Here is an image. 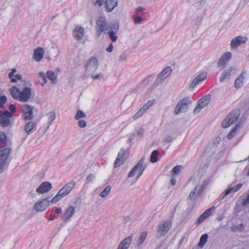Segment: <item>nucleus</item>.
Returning a JSON list of instances; mask_svg holds the SVG:
<instances>
[{"label":"nucleus","mask_w":249,"mask_h":249,"mask_svg":"<svg viewBox=\"0 0 249 249\" xmlns=\"http://www.w3.org/2000/svg\"><path fill=\"white\" fill-rule=\"evenodd\" d=\"M76 185V182L72 180L65 184L57 193L55 196L51 200L53 204L56 203L59 200L64 197L73 189Z\"/></svg>","instance_id":"nucleus-1"},{"label":"nucleus","mask_w":249,"mask_h":249,"mask_svg":"<svg viewBox=\"0 0 249 249\" xmlns=\"http://www.w3.org/2000/svg\"><path fill=\"white\" fill-rule=\"evenodd\" d=\"M145 158L142 157L140 160L138 161V162L136 164V165L133 167L132 170L129 172L128 175V178H131L135 175H136V181H137L138 178L141 177V176L142 174L143 171L146 168L148 165V163L144 162Z\"/></svg>","instance_id":"nucleus-2"},{"label":"nucleus","mask_w":249,"mask_h":249,"mask_svg":"<svg viewBox=\"0 0 249 249\" xmlns=\"http://www.w3.org/2000/svg\"><path fill=\"white\" fill-rule=\"evenodd\" d=\"M85 73L87 76L94 73L98 68V61L95 57H91L85 64Z\"/></svg>","instance_id":"nucleus-3"},{"label":"nucleus","mask_w":249,"mask_h":249,"mask_svg":"<svg viewBox=\"0 0 249 249\" xmlns=\"http://www.w3.org/2000/svg\"><path fill=\"white\" fill-rule=\"evenodd\" d=\"M112 24L107 23L104 17H99L96 21V30L99 36L103 32L107 33Z\"/></svg>","instance_id":"nucleus-4"},{"label":"nucleus","mask_w":249,"mask_h":249,"mask_svg":"<svg viewBox=\"0 0 249 249\" xmlns=\"http://www.w3.org/2000/svg\"><path fill=\"white\" fill-rule=\"evenodd\" d=\"M191 103L189 97H185L181 99L177 104L174 113L176 115L187 111L189 105Z\"/></svg>","instance_id":"nucleus-5"},{"label":"nucleus","mask_w":249,"mask_h":249,"mask_svg":"<svg viewBox=\"0 0 249 249\" xmlns=\"http://www.w3.org/2000/svg\"><path fill=\"white\" fill-rule=\"evenodd\" d=\"M240 115L239 110H234L230 113L224 120L222 126L224 128H228L238 119Z\"/></svg>","instance_id":"nucleus-6"},{"label":"nucleus","mask_w":249,"mask_h":249,"mask_svg":"<svg viewBox=\"0 0 249 249\" xmlns=\"http://www.w3.org/2000/svg\"><path fill=\"white\" fill-rule=\"evenodd\" d=\"M208 184V181L206 180H204L201 185L196 186L194 190L191 192L189 195V198L191 200H195L197 197L200 196L201 194Z\"/></svg>","instance_id":"nucleus-7"},{"label":"nucleus","mask_w":249,"mask_h":249,"mask_svg":"<svg viewBox=\"0 0 249 249\" xmlns=\"http://www.w3.org/2000/svg\"><path fill=\"white\" fill-rule=\"evenodd\" d=\"M13 117V114L9 111L0 110V125L2 127L8 126L11 123L10 119Z\"/></svg>","instance_id":"nucleus-8"},{"label":"nucleus","mask_w":249,"mask_h":249,"mask_svg":"<svg viewBox=\"0 0 249 249\" xmlns=\"http://www.w3.org/2000/svg\"><path fill=\"white\" fill-rule=\"evenodd\" d=\"M33 106L25 104L22 107V117L25 120H31L33 118Z\"/></svg>","instance_id":"nucleus-9"},{"label":"nucleus","mask_w":249,"mask_h":249,"mask_svg":"<svg viewBox=\"0 0 249 249\" xmlns=\"http://www.w3.org/2000/svg\"><path fill=\"white\" fill-rule=\"evenodd\" d=\"M171 227V222L169 220H166L163 223H160L157 231L158 236L161 237L165 235Z\"/></svg>","instance_id":"nucleus-10"},{"label":"nucleus","mask_w":249,"mask_h":249,"mask_svg":"<svg viewBox=\"0 0 249 249\" xmlns=\"http://www.w3.org/2000/svg\"><path fill=\"white\" fill-rule=\"evenodd\" d=\"M50 201L49 198H46L38 201L34 205V210L36 212H41L45 211L49 206Z\"/></svg>","instance_id":"nucleus-11"},{"label":"nucleus","mask_w":249,"mask_h":249,"mask_svg":"<svg viewBox=\"0 0 249 249\" xmlns=\"http://www.w3.org/2000/svg\"><path fill=\"white\" fill-rule=\"evenodd\" d=\"M119 24L114 23L110 26L109 29L107 31L109 38L112 42H115L117 40L118 36L116 35L119 30Z\"/></svg>","instance_id":"nucleus-12"},{"label":"nucleus","mask_w":249,"mask_h":249,"mask_svg":"<svg viewBox=\"0 0 249 249\" xmlns=\"http://www.w3.org/2000/svg\"><path fill=\"white\" fill-rule=\"evenodd\" d=\"M207 73L206 72H202L197 75L192 81L190 85V88L193 89L197 85L200 84L206 78Z\"/></svg>","instance_id":"nucleus-13"},{"label":"nucleus","mask_w":249,"mask_h":249,"mask_svg":"<svg viewBox=\"0 0 249 249\" xmlns=\"http://www.w3.org/2000/svg\"><path fill=\"white\" fill-rule=\"evenodd\" d=\"M155 103V100H151L148 101L145 104L139 111L134 115L133 118L134 119H137L142 116L144 112L151 107H152Z\"/></svg>","instance_id":"nucleus-14"},{"label":"nucleus","mask_w":249,"mask_h":249,"mask_svg":"<svg viewBox=\"0 0 249 249\" xmlns=\"http://www.w3.org/2000/svg\"><path fill=\"white\" fill-rule=\"evenodd\" d=\"M236 68L234 67H231L224 70L221 73L219 81L220 82H224L227 79L230 78V77L235 73Z\"/></svg>","instance_id":"nucleus-15"},{"label":"nucleus","mask_w":249,"mask_h":249,"mask_svg":"<svg viewBox=\"0 0 249 249\" xmlns=\"http://www.w3.org/2000/svg\"><path fill=\"white\" fill-rule=\"evenodd\" d=\"M215 210L214 206H212L210 208L206 210L197 218L196 222V225H199L201 223L204 221L206 218L210 216L212 212H214Z\"/></svg>","instance_id":"nucleus-16"},{"label":"nucleus","mask_w":249,"mask_h":249,"mask_svg":"<svg viewBox=\"0 0 249 249\" xmlns=\"http://www.w3.org/2000/svg\"><path fill=\"white\" fill-rule=\"evenodd\" d=\"M171 72L172 69L170 67H166L159 74L156 81V83L157 84L161 83L171 74Z\"/></svg>","instance_id":"nucleus-17"},{"label":"nucleus","mask_w":249,"mask_h":249,"mask_svg":"<svg viewBox=\"0 0 249 249\" xmlns=\"http://www.w3.org/2000/svg\"><path fill=\"white\" fill-rule=\"evenodd\" d=\"M19 96L17 100L26 102L28 101L31 95V89L30 88H25L22 91H20Z\"/></svg>","instance_id":"nucleus-18"},{"label":"nucleus","mask_w":249,"mask_h":249,"mask_svg":"<svg viewBox=\"0 0 249 249\" xmlns=\"http://www.w3.org/2000/svg\"><path fill=\"white\" fill-rule=\"evenodd\" d=\"M231 53L230 52L224 53L219 60L217 64L218 67L223 69L228 61L231 59Z\"/></svg>","instance_id":"nucleus-19"},{"label":"nucleus","mask_w":249,"mask_h":249,"mask_svg":"<svg viewBox=\"0 0 249 249\" xmlns=\"http://www.w3.org/2000/svg\"><path fill=\"white\" fill-rule=\"evenodd\" d=\"M52 188V186L49 182H43L36 189V192L39 194H44L48 192Z\"/></svg>","instance_id":"nucleus-20"},{"label":"nucleus","mask_w":249,"mask_h":249,"mask_svg":"<svg viewBox=\"0 0 249 249\" xmlns=\"http://www.w3.org/2000/svg\"><path fill=\"white\" fill-rule=\"evenodd\" d=\"M11 152V149L6 148L0 150V164L5 166Z\"/></svg>","instance_id":"nucleus-21"},{"label":"nucleus","mask_w":249,"mask_h":249,"mask_svg":"<svg viewBox=\"0 0 249 249\" xmlns=\"http://www.w3.org/2000/svg\"><path fill=\"white\" fill-rule=\"evenodd\" d=\"M118 5V0H106L105 1V8L106 12H112Z\"/></svg>","instance_id":"nucleus-22"},{"label":"nucleus","mask_w":249,"mask_h":249,"mask_svg":"<svg viewBox=\"0 0 249 249\" xmlns=\"http://www.w3.org/2000/svg\"><path fill=\"white\" fill-rule=\"evenodd\" d=\"M248 78V74L246 71L243 72L235 80L234 86L237 89L241 88L243 85L244 79Z\"/></svg>","instance_id":"nucleus-23"},{"label":"nucleus","mask_w":249,"mask_h":249,"mask_svg":"<svg viewBox=\"0 0 249 249\" xmlns=\"http://www.w3.org/2000/svg\"><path fill=\"white\" fill-rule=\"evenodd\" d=\"M247 41V38L241 36H238L233 38L231 42V48H236L240 44L245 43Z\"/></svg>","instance_id":"nucleus-24"},{"label":"nucleus","mask_w":249,"mask_h":249,"mask_svg":"<svg viewBox=\"0 0 249 249\" xmlns=\"http://www.w3.org/2000/svg\"><path fill=\"white\" fill-rule=\"evenodd\" d=\"M132 241V237L128 236L124 239L119 244L117 249H128Z\"/></svg>","instance_id":"nucleus-25"},{"label":"nucleus","mask_w":249,"mask_h":249,"mask_svg":"<svg viewBox=\"0 0 249 249\" xmlns=\"http://www.w3.org/2000/svg\"><path fill=\"white\" fill-rule=\"evenodd\" d=\"M73 35L76 40H81L84 36V29L80 26L76 27L73 31Z\"/></svg>","instance_id":"nucleus-26"},{"label":"nucleus","mask_w":249,"mask_h":249,"mask_svg":"<svg viewBox=\"0 0 249 249\" xmlns=\"http://www.w3.org/2000/svg\"><path fill=\"white\" fill-rule=\"evenodd\" d=\"M124 153L125 151L124 150H121L119 152L114 162L115 167H119L124 163Z\"/></svg>","instance_id":"nucleus-27"},{"label":"nucleus","mask_w":249,"mask_h":249,"mask_svg":"<svg viewBox=\"0 0 249 249\" xmlns=\"http://www.w3.org/2000/svg\"><path fill=\"white\" fill-rule=\"evenodd\" d=\"M75 212V207L72 206H69L63 214V219L65 221H67L71 219Z\"/></svg>","instance_id":"nucleus-28"},{"label":"nucleus","mask_w":249,"mask_h":249,"mask_svg":"<svg viewBox=\"0 0 249 249\" xmlns=\"http://www.w3.org/2000/svg\"><path fill=\"white\" fill-rule=\"evenodd\" d=\"M44 51L43 48L41 47L37 48L34 51L33 58L37 62L41 60L43 58Z\"/></svg>","instance_id":"nucleus-29"},{"label":"nucleus","mask_w":249,"mask_h":249,"mask_svg":"<svg viewBox=\"0 0 249 249\" xmlns=\"http://www.w3.org/2000/svg\"><path fill=\"white\" fill-rule=\"evenodd\" d=\"M36 129V124L33 121L27 123L25 126V130L28 134L32 133Z\"/></svg>","instance_id":"nucleus-30"},{"label":"nucleus","mask_w":249,"mask_h":249,"mask_svg":"<svg viewBox=\"0 0 249 249\" xmlns=\"http://www.w3.org/2000/svg\"><path fill=\"white\" fill-rule=\"evenodd\" d=\"M242 186V183L238 184L235 187H232L228 189H227L225 192L224 196L222 197V199H223L225 196H227L229 194L231 193H234L238 191Z\"/></svg>","instance_id":"nucleus-31"},{"label":"nucleus","mask_w":249,"mask_h":249,"mask_svg":"<svg viewBox=\"0 0 249 249\" xmlns=\"http://www.w3.org/2000/svg\"><path fill=\"white\" fill-rule=\"evenodd\" d=\"M147 235V232L146 231L141 232L137 240V245L140 246L143 244Z\"/></svg>","instance_id":"nucleus-32"},{"label":"nucleus","mask_w":249,"mask_h":249,"mask_svg":"<svg viewBox=\"0 0 249 249\" xmlns=\"http://www.w3.org/2000/svg\"><path fill=\"white\" fill-rule=\"evenodd\" d=\"M210 99L209 95L205 96L199 100L197 105L203 108L209 103Z\"/></svg>","instance_id":"nucleus-33"},{"label":"nucleus","mask_w":249,"mask_h":249,"mask_svg":"<svg viewBox=\"0 0 249 249\" xmlns=\"http://www.w3.org/2000/svg\"><path fill=\"white\" fill-rule=\"evenodd\" d=\"M20 91V89L15 86H12L10 89L11 94L12 97L16 100H18Z\"/></svg>","instance_id":"nucleus-34"},{"label":"nucleus","mask_w":249,"mask_h":249,"mask_svg":"<svg viewBox=\"0 0 249 249\" xmlns=\"http://www.w3.org/2000/svg\"><path fill=\"white\" fill-rule=\"evenodd\" d=\"M46 74L48 78L50 80L53 82V83L56 84L57 82V76L54 73V72L48 71Z\"/></svg>","instance_id":"nucleus-35"},{"label":"nucleus","mask_w":249,"mask_h":249,"mask_svg":"<svg viewBox=\"0 0 249 249\" xmlns=\"http://www.w3.org/2000/svg\"><path fill=\"white\" fill-rule=\"evenodd\" d=\"M7 139L5 133L0 131V148L5 146L7 144Z\"/></svg>","instance_id":"nucleus-36"},{"label":"nucleus","mask_w":249,"mask_h":249,"mask_svg":"<svg viewBox=\"0 0 249 249\" xmlns=\"http://www.w3.org/2000/svg\"><path fill=\"white\" fill-rule=\"evenodd\" d=\"M208 238V236L207 234L205 233L202 235L199 239L198 247L200 248H202L206 243Z\"/></svg>","instance_id":"nucleus-37"},{"label":"nucleus","mask_w":249,"mask_h":249,"mask_svg":"<svg viewBox=\"0 0 249 249\" xmlns=\"http://www.w3.org/2000/svg\"><path fill=\"white\" fill-rule=\"evenodd\" d=\"M86 117V115L85 112H84L82 110L78 109L77 110L76 113L75 115L74 118L76 120H81L83 118H84Z\"/></svg>","instance_id":"nucleus-38"},{"label":"nucleus","mask_w":249,"mask_h":249,"mask_svg":"<svg viewBox=\"0 0 249 249\" xmlns=\"http://www.w3.org/2000/svg\"><path fill=\"white\" fill-rule=\"evenodd\" d=\"M47 116L48 119V124L50 125L52 124V122L55 119V117H56L55 114L54 112L51 111V112H49L47 114Z\"/></svg>","instance_id":"nucleus-39"},{"label":"nucleus","mask_w":249,"mask_h":249,"mask_svg":"<svg viewBox=\"0 0 249 249\" xmlns=\"http://www.w3.org/2000/svg\"><path fill=\"white\" fill-rule=\"evenodd\" d=\"M111 190V186H107L105 189L101 193L100 196L102 197H106L107 196Z\"/></svg>","instance_id":"nucleus-40"},{"label":"nucleus","mask_w":249,"mask_h":249,"mask_svg":"<svg viewBox=\"0 0 249 249\" xmlns=\"http://www.w3.org/2000/svg\"><path fill=\"white\" fill-rule=\"evenodd\" d=\"M240 126L239 124H237L236 126L230 132L228 135L229 139H232L235 135L237 129Z\"/></svg>","instance_id":"nucleus-41"},{"label":"nucleus","mask_w":249,"mask_h":249,"mask_svg":"<svg viewBox=\"0 0 249 249\" xmlns=\"http://www.w3.org/2000/svg\"><path fill=\"white\" fill-rule=\"evenodd\" d=\"M182 168V166L181 165H177L175 166L172 171L171 174L172 176H175L176 175H178L180 173L181 169Z\"/></svg>","instance_id":"nucleus-42"},{"label":"nucleus","mask_w":249,"mask_h":249,"mask_svg":"<svg viewBox=\"0 0 249 249\" xmlns=\"http://www.w3.org/2000/svg\"><path fill=\"white\" fill-rule=\"evenodd\" d=\"M158 155V151L157 150H154L150 156V160L152 163H155L157 161L158 159L157 156Z\"/></svg>","instance_id":"nucleus-43"},{"label":"nucleus","mask_w":249,"mask_h":249,"mask_svg":"<svg viewBox=\"0 0 249 249\" xmlns=\"http://www.w3.org/2000/svg\"><path fill=\"white\" fill-rule=\"evenodd\" d=\"M242 205L245 206L249 204V194L247 195H243L241 196Z\"/></svg>","instance_id":"nucleus-44"},{"label":"nucleus","mask_w":249,"mask_h":249,"mask_svg":"<svg viewBox=\"0 0 249 249\" xmlns=\"http://www.w3.org/2000/svg\"><path fill=\"white\" fill-rule=\"evenodd\" d=\"M17 72L16 69H13L12 71L9 74V77L11 79L12 82L14 83L17 81V80L14 78L15 75V73Z\"/></svg>","instance_id":"nucleus-45"},{"label":"nucleus","mask_w":249,"mask_h":249,"mask_svg":"<svg viewBox=\"0 0 249 249\" xmlns=\"http://www.w3.org/2000/svg\"><path fill=\"white\" fill-rule=\"evenodd\" d=\"M92 4L96 7H101L105 1L103 0H92Z\"/></svg>","instance_id":"nucleus-46"},{"label":"nucleus","mask_w":249,"mask_h":249,"mask_svg":"<svg viewBox=\"0 0 249 249\" xmlns=\"http://www.w3.org/2000/svg\"><path fill=\"white\" fill-rule=\"evenodd\" d=\"M89 76H91L93 80L103 79L104 78V75L102 73L95 74L94 73L89 75Z\"/></svg>","instance_id":"nucleus-47"},{"label":"nucleus","mask_w":249,"mask_h":249,"mask_svg":"<svg viewBox=\"0 0 249 249\" xmlns=\"http://www.w3.org/2000/svg\"><path fill=\"white\" fill-rule=\"evenodd\" d=\"M7 101V98L5 96H2L0 97V108L3 107L4 104Z\"/></svg>","instance_id":"nucleus-48"},{"label":"nucleus","mask_w":249,"mask_h":249,"mask_svg":"<svg viewBox=\"0 0 249 249\" xmlns=\"http://www.w3.org/2000/svg\"><path fill=\"white\" fill-rule=\"evenodd\" d=\"M78 126L81 128L85 127L87 126V122L82 119L78 120Z\"/></svg>","instance_id":"nucleus-49"},{"label":"nucleus","mask_w":249,"mask_h":249,"mask_svg":"<svg viewBox=\"0 0 249 249\" xmlns=\"http://www.w3.org/2000/svg\"><path fill=\"white\" fill-rule=\"evenodd\" d=\"M134 21L136 24H141L143 22V19L141 17L136 16L134 19Z\"/></svg>","instance_id":"nucleus-50"},{"label":"nucleus","mask_w":249,"mask_h":249,"mask_svg":"<svg viewBox=\"0 0 249 249\" xmlns=\"http://www.w3.org/2000/svg\"><path fill=\"white\" fill-rule=\"evenodd\" d=\"M95 178V176L93 174H90L88 176L87 179L88 182H91Z\"/></svg>","instance_id":"nucleus-51"},{"label":"nucleus","mask_w":249,"mask_h":249,"mask_svg":"<svg viewBox=\"0 0 249 249\" xmlns=\"http://www.w3.org/2000/svg\"><path fill=\"white\" fill-rule=\"evenodd\" d=\"M9 109L11 111V113H14L16 112V107L13 104H10L9 106Z\"/></svg>","instance_id":"nucleus-52"},{"label":"nucleus","mask_w":249,"mask_h":249,"mask_svg":"<svg viewBox=\"0 0 249 249\" xmlns=\"http://www.w3.org/2000/svg\"><path fill=\"white\" fill-rule=\"evenodd\" d=\"M172 140H173V138L172 136H168L164 138L163 141L165 142L168 143V142H171L172 141Z\"/></svg>","instance_id":"nucleus-53"},{"label":"nucleus","mask_w":249,"mask_h":249,"mask_svg":"<svg viewBox=\"0 0 249 249\" xmlns=\"http://www.w3.org/2000/svg\"><path fill=\"white\" fill-rule=\"evenodd\" d=\"M202 108H203L202 107L197 105V106L195 108V109L194 110V113L195 114L198 113Z\"/></svg>","instance_id":"nucleus-54"},{"label":"nucleus","mask_w":249,"mask_h":249,"mask_svg":"<svg viewBox=\"0 0 249 249\" xmlns=\"http://www.w3.org/2000/svg\"><path fill=\"white\" fill-rule=\"evenodd\" d=\"M113 49V45L112 43H110L109 46L107 48V51L108 53H111L112 52Z\"/></svg>","instance_id":"nucleus-55"},{"label":"nucleus","mask_w":249,"mask_h":249,"mask_svg":"<svg viewBox=\"0 0 249 249\" xmlns=\"http://www.w3.org/2000/svg\"><path fill=\"white\" fill-rule=\"evenodd\" d=\"M126 58V55L125 54H123L119 56V61L120 62H122V61H124V60H125Z\"/></svg>","instance_id":"nucleus-56"},{"label":"nucleus","mask_w":249,"mask_h":249,"mask_svg":"<svg viewBox=\"0 0 249 249\" xmlns=\"http://www.w3.org/2000/svg\"><path fill=\"white\" fill-rule=\"evenodd\" d=\"M144 132V130L142 128H140L137 131V134L140 136H142Z\"/></svg>","instance_id":"nucleus-57"},{"label":"nucleus","mask_w":249,"mask_h":249,"mask_svg":"<svg viewBox=\"0 0 249 249\" xmlns=\"http://www.w3.org/2000/svg\"><path fill=\"white\" fill-rule=\"evenodd\" d=\"M176 183V179L174 178H172L171 180H170V183L172 185L174 186L175 185Z\"/></svg>","instance_id":"nucleus-58"},{"label":"nucleus","mask_w":249,"mask_h":249,"mask_svg":"<svg viewBox=\"0 0 249 249\" xmlns=\"http://www.w3.org/2000/svg\"><path fill=\"white\" fill-rule=\"evenodd\" d=\"M55 212L58 213V214H60L62 213V210L59 207H57L55 209Z\"/></svg>","instance_id":"nucleus-59"},{"label":"nucleus","mask_w":249,"mask_h":249,"mask_svg":"<svg viewBox=\"0 0 249 249\" xmlns=\"http://www.w3.org/2000/svg\"><path fill=\"white\" fill-rule=\"evenodd\" d=\"M14 78L17 80H20L21 79V75L20 74H16Z\"/></svg>","instance_id":"nucleus-60"},{"label":"nucleus","mask_w":249,"mask_h":249,"mask_svg":"<svg viewBox=\"0 0 249 249\" xmlns=\"http://www.w3.org/2000/svg\"><path fill=\"white\" fill-rule=\"evenodd\" d=\"M148 82H149V79L147 78L144 79L142 81V83L144 85H147L148 83Z\"/></svg>","instance_id":"nucleus-61"},{"label":"nucleus","mask_w":249,"mask_h":249,"mask_svg":"<svg viewBox=\"0 0 249 249\" xmlns=\"http://www.w3.org/2000/svg\"><path fill=\"white\" fill-rule=\"evenodd\" d=\"M39 75L42 78V79L46 77L45 74L43 71H40L39 72Z\"/></svg>","instance_id":"nucleus-62"},{"label":"nucleus","mask_w":249,"mask_h":249,"mask_svg":"<svg viewBox=\"0 0 249 249\" xmlns=\"http://www.w3.org/2000/svg\"><path fill=\"white\" fill-rule=\"evenodd\" d=\"M143 9L142 7H139L138 9H137V12H141L143 11Z\"/></svg>","instance_id":"nucleus-63"},{"label":"nucleus","mask_w":249,"mask_h":249,"mask_svg":"<svg viewBox=\"0 0 249 249\" xmlns=\"http://www.w3.org/2000/svg\"><path fill=\"white\" fill-rule=\"evenodd\" d=\"M4 166L1 165V164H0V173H2V171H3V167Z\"/></svg>","instance_id":"nucleus-64"}]
</instances>
